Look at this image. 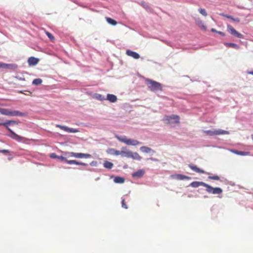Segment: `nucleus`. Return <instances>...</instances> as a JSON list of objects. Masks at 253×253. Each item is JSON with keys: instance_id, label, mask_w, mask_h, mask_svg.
Instances as JSON below:
<instances>
[{"instance_id": "42", "label": "nucleus", "mask_w": 253, "mask_h": 253, "mask_svg": "<svg viewBox=\"0 0 253 253\" xmlns=\"http://www.w3.org/2000/svg\"><path fill=\"white\" fill-rule=\"evenodd\" d=\"M147 160H150L151 161H155V162L158 161V159H155V158H150L149 159H147Z\"/></svg>"}, {"instance_id": "46", "label": "nucleus", "mask_w": 253, "mask_h": 253, "mask_svg": "<svg viewBox=\"0 0 253 253\" xmlns=\"http://www.w3.org/2000/svg\"><path fill=\"white\" fill-rule=\"evenodd\" d=\"M248 74L253 75V71L248 72Z\"/></svg>"}, {"instance_id": "41", "label": "nucleus", "mask_w": 253, "mask_h": 253, "mask_svg": "<svg viewBox=\"0 0 253 253\" xmlns=\"http://www.w3.org/2000/svg\"><path fill=\"white\" fill-rule=\"evenodd\" d=\"M15 78L19 80H20V81H25V78L23 77H19L18 76H15Z\"/></svg>"}, {"instance_id": "3", "label": "nucleus", "mask_w": 253, "mask_h": 253, "mask_svg": "<svg viewBox=\"0 0 253 253\" xmlns=\"http://www.w3.org/2000/svg\"><path fill=\"white\" fill-rule=\"evenodd\" d=\"M116 137L120 141L123 142L127 145L136 146L141 144L140 142L136 140L127 138L126 137L117 136Z\"/></svg>"}, {"instance_id": "47", "label": "nucleus", "mask_w": 253, "mask_h": 253, "mask_svg": "<svg viewBox=\"0 0 253 253\" xmlns=\"http://www.w3.org/2000/svg\"><path fill=\"white\" fill-rule=\"evenodd\" d=\"M92 164H93V162H92L91 163H90V165H92Z\"/></svg>"}, {"instance_id": "25", "label": "nucleus", "mask_w": 253, "mask_h": 253, "mask_svg": "<svg viewBox=\"0 0 253 253\" xmlns=\"http://www.w3.org/2000/svg\"><path fill=\"white\" fill-rule=\"evenodd\" d=\"M10 111V110L7 109L0 108V113L2 115L9 116Z\"/></svg>"}, {"instance_id": "17", "label": "nucleus", "mask_w": 253, "mask_h": 253, "mask_svg": "<svg viewBox=\"0 0 253 253\" xmlns=\"http://www.w3.org/2000/svg\"><path fill=\"white\" fill-rule=\"evenodd\" d=\"M106 99L109 100L110 102L114 103L117 101V96L114 94H108Z\"/></svg>"}, {"instance_id": "1", "label": "nucleus", "mask_w": 253, "mask_h": 253, "mask_svg": "<svg viewBox=\"0 0 253 253\" xmlns=\"http://www.w3.org/2000/svg\"><path fill=\"white\" fill-rule=\"evenodd\" d=\"M146 82L150 90L154 92L162 90V85L161 83L149 79L146 80Z\"/></svg>"}, {"instance_id": "12", "label": "nucleus", "mask_w": 253, "mask_h": 253, "mask_svg": "<svg viewBox=\"0 0 253 253\" xmlns=\"http://www.w3.org/2000/svg\"><path fill=\"white\" fill-rule=\"evenodd\" d=\"M39 62V59L34 57H30L28 59V63L29 66H35L37 65Z\"/></svg>"}, {"instance_id": "27", "label": "nucleus", "mask_w": 253, "mask_h": 253, "mask_svg": "<svg viewBox=\"0 0 253 253\" xmlns=\"http://www.w3.org/2000/svg\"><path fill=\"white\" fill-rule=\"evenodd\" d=\"M103 166L105 168L111 169L113 166V164L108 161H105L104 163Z\"/></svg>"}, {"instance_id": "8", "label": "nucleus", "mask_w": 253, "mask_h": 253, "mask_svg": "<svg viewBox=\"0 0 253 253\" xmlns=\"http://www.w3.org/2000/svg\"><path fill=\"white\" fill-rule=\"evenodd\" d=\"M0 67L2 68H8L13 70H15L18 68V66L16 64H6L4 63H0Z\"/></svg>"}, {"instance_id": "28", "label": "nucleus", "mask_w": 253, "mask_h": 253, "mask_svg": "<svg viewBox=\"0 0 253 253\" xmlns=\"http://www.w3.org/2000/svg\"><path fill=\"white\" fill-rule=\"evenodd\" d=\"M124 181V179L120 176L116 177L114 179V182L117 183H123Z\"/></svg>"}, {"instance_id": "13", "label": "nucleus", "mask_w": 253, "mask_h": 253, "mask_svg": "<svg viewBox=\"0 0 253 253\" xmlns=\"http://www.w3.org/2000/svg\"><path fill=\"white\" fill-rule=\"evenodd\" d=\"M188 167L193 171H194L196 172L199 173H205V171L204 170H202L199 168H198L197 166L193 165H189Z\"/></svg>"}, {"instance_id": "45", "label": "nucleus", "mask_w": 253, "mask_h": 253, "mask_svg": "<svg viewBox=\"0 0 253 253\" xmlns=\"http://www.w3.org/2000/svg\"><path fill=\"white\" fill-rule=\"evenodd\" d=\"M211 31L213 32H216V33H217V32L215 29H213V28L211 29Z\"/></svg>"}, {"instance_id": "23", "label": "nucleus", "mask_w": 253, "mask_h": 253, "mask_svg": "<svg viewBox=\"0 0 253 253\" xmlns=\"http://www.w3.org/2000/svg\"><path fill=\"white\" fill-rule=\"evenodd\" d=\"M222 192V190L219 187L213 188L211 193L213 194H220Z\"/></svg>"}, {"instance_id": "37", "label": "nucleus", "mask_w": 253, "mask_h": 253, "mask_svg": "<svg viewBox=\"0 0 253 253\" xmlns=\"http://www.w3.org/2000/svg\"><path fill=\"white\" fill-rule=\"evenodd\" d=\"M209 179L215 180H218L220 179V177L218 175H213V176H209L208 177Z\"/></svg>"}, {"instance_id": "7", "label": "nucleus", "mask_w": 253, "mask_h": 253, "mask_svg": "<svg viewBox=\"0 0 253 253\" xmlns=\"http://www.w3.org/2000/svg\"><path fill=\"white\" fill-rule=\"evenodd\" d=\"M7 129L11 133V135H9V136L11 138H12L17 141H19V142L22 141L25 139L24 137L19 136L18 134H17L16 133H15L9 127H7Z\"/></svg>"}, {"instance_id": "4", "label": "nucleus", "mask_w": 253, "mask_h": 253, "mask_svg": "<svg viewBox=\"0 0 253 253\" xmlns=\"http://www.w3.org/2000/svg\"><path fill=\"white\" fill-rule=\"evenodd\" d=\"M204 132L207 135L210 136L228 134L229 133V132L228 131L222 130L221 129H215L214 130H205L204 131Z\"/></svg>"}, {"instance_id": "26", "label": "nucleus", "mask_w": 253, "mask_h": 253, "mask_svg": "<svg viewBox=\"0 0 253 253\" xmlns=\"http://www.w3.org/2000/svg\"><path fill=\"white\" fill-rule=\"evenodd\" d=\"M106 20L109 24H110L112 25L115 26V25H117V22L116 21H115V20L112 19L111 18L106 17Z\"/></svg>"}, {"instance_id": "35", "label": "nucleus", "mask_w": 253, "mask_h": 253, "mask_svg": "<svg viewBox=\"0 0 253 253\" xmlns=\"http://www.w3.org/2000/svg\"><path fill=\"white\" fill-rule=\"evenodd\" d=\"M236 154L241 155V156H245L249 154V152H244V151H236L235 152Z\"/></svg>"}, {"instance_id": "40", "label": "nucleus", "mask_w": 253, "mask_h": 253, "mask_svg": "<svg viewBox=\"0 0 253 253\" xmlns=\"http://www.w3.org/2000/svg\"><path fill=\"white\" fill-rule=\"evenodd\" d=\"M0 153H2L4 154H6L7 153L9 152V151L8 150H5V149L0 150Z\"/></svg>"}, {"instance_id": "11", "label": "nucleus", "mask_w": 253, "mask_h": 253, "mask_svg": "<svg viewBox=\"0 0 253 253\" xmlns=\"http://www.w3.org/2000/svg\"><path fill=\"white\" fill-rule=\"evenodd\" d=\"M126 54L127 55L132 57V58L137 59L140 58V55L138 53L136 52L131 51L129 49H128L126 51Z\"/></svg>"}, {"instance_id": "36", "label": "nucleus", "mask_w": 253, "mask_h": 253, "mask_svg": "<svg viewBox=\"0 0 253 253\" xmlns=\"http://www.w3.org/2000/svg\"><path fill=\"white\" fill-rule=\"evenodd\" d=\"M199 11L201 14H202L204 16H206L207 15V12L206 10L204 8H200L199 9Z\"/></svg>"}, {"instance_id": "38", "label": "nucleus", "mask_w": 253, "mask_h": 253, "mask_svg": "<svg viewBox=\"0 0 253 253\" xmlns=\"http://www.w3.org/2000/svg\"><path fill=\"white\" fill-rule=\"evenodd\" d=\"M122 206L123 208H124V209H127V205H126V204L125 203V199H122Z\"/></svg>"}, {"instance_id": "22", "label": "nucleus", "mask_w": 253, "mask_h": 253, "mask_svg": "<svg viewBox=\"0 0 253 253\" xmlns=\"http://www.w3.org/2000/svg\"><path fill=\"white\" fill-rule=\"evenodd\" d=\"M175 177L178 180H184V179H190L191 178L189 176L182 175V174H176Z\"/></svg>"}, {"instance_id": "29", "label": "nucleus", "mask_w": 253, "mask_h": 253, "mask_svg": "<svg viewBox=\"0 0 253 253\" xmlns=\"http://www.w3.org/2000/svg\"><path fill=\"white\" fill-rule=\"evenodd\" d=\"M203 186L206 188V191L208 193H211L213 187L205 183H204Z\"/></svg>"}, {"instance_id": "20", "label": "nucleus", "mask_w": 253, "mask_h": 253, "mask_svg": "<svg viewBox=\"0 0 253 253\" xmlns=\"http://www.w3.org/2000/svg\"><path fill=\"white\" fill-rule=\"evenodd\" d=\"M107 152L109 154H112V155H116V156L120 155V151L116 150H115L114 149H113V148L109 149L108 150Z\"/></svg>"}, {"instance_id": "44", "label": "nucleus", "mask_w": 253, "mask_h": 253, "mask_svg": "<svg viewBox=\"0 0 253 253\" xmlns=\"http://www.w3.org/2000/svg\"><path fill=\"white\" fill-rule=\"evenodd\" d=\"M58 156H57L55 154L52 153L51 155V157L52 158H58Z\"/></svg>"}, {"instance_id": "10", "label": "nucleus", "mask_w": 253, "mask_h": 253, "mask_svg": "<svg viewBox=\"0 0 253 253\" xmlns=\"http://www.w3.org/2000/svg\"><path fill=\"white\" fill-rule=\"evenodd\" d=\"M56 126L57 127H59L60 128V129L65 131H67L68 132H73V133H75V132H77L79 131L78 130L76 129H74V128H69V127H68L66 126H61V125H56Z\"/></svg>"}, {"instance_id": "2", "label": "nucleus", "mask_w": 253, "mask_h": 253, "mask_svg": "<svg viewBox=\"0 0 253 253\" xmlns=\"http://www.w3.org/2000/svg\"><path fill=\"white\" fill-rule=\"evenodd\" d=\"M179 116L175 115L166 116L164 118V121H166V123L171 126L178 124L179 123Z\"/></svg>"}, {"instance_id": "14", "label": "nucleus", "mask_w": 253, "mask_h": 253, "mask_svg": "<svg viewBox=\"0 0 253 253\" xmlns=\"http://www.w3.org/2000/svg\"><path fill=\"white\" fill-rule=\"evenodd\" d=\"M26 115L25 113L21 112L18 111H10V116H24Z\"/></svg>"}, {"instance_id": "39", "label": "nucleus", "mask_w": 253, "mask_h": 253, "mask_svg": "<svg viewBox=\"0 0 253 253\" xmlns=\"http://www.w3.org/2000/svg\"><path fill=\"white\" fill-rule=\"evenodd\" d=\"M58 158H59V159H60L62 161H64L65 163H67V159L65 157L61 156H58Z\"/></svg>"}, {"instance_id": "33", "label": "nucleus", "mask_w": 253, "mask_h": 253, "mask_svg": "<svg viewBox=\"0 0 253 253\" xmlns=\"http://www.w3.org/2000/svg\"><path fill=\"white\" fill-rule=\"evenodd\" d=\"M144 174V171L142 170H139L135 173H134L133 175L137 176V177H141Z\"/></svg>"}, {"instance_id": "43", "label": "nucleus", "mask_w": 253, "mask_h": 253, "mask_svg": "<svg viewBox=\"0 0 253 253\" xmlns=\"http://www.w3.org/2000/svg\"><path fill=\"white\" fill-rule=\"evenodd\" d=\"M217 33L218 34H219V35L222 36H225V33H223V32H220V31H217Z\"/></svg>"}, {"instance_id": "34", "label": "nucleus", "mask_w": 253, "mask_h": 253, "mask_svg": "<svg viewBox=\"0 0 253 253\" xmlns=\"http://www.w3.org/2000/svg\"><path fill=\"white\" fill-rule=\"evenodd\" d=\"M45 34L51 41H53L55 40L54 36L49 32L45 31Z\"/></svg>"}, {"instance_id": "19", "label": "nucleus", "mask_w": 253, "mask_h": 253, "mask_svg": "<svg viewBox=\"0 0 253 253\" xmlns=\"http://www.w3.org/2000/svg\"><path fill=\"white\" fill-rule=\"evenodd\" d=\"M204 182L202 181H193L190 184V186L193 188H197L204 185Z\"/></svg>"}, {"instance_id": "6", "label": "nucleus", "mask_w": 253, "mask_h": 253, "mask_svg": "<svg viewBox=\"0 0 253 253\" xmlns=\"http://www.w3.org/2000/svg\"><path fill=\"white\" fill-rule=\"evenodd\" d=\"M227 30L228 32L234 36L241 38L243 39L244 36L241 34V33L237 32L235 29H234L231 26L228 25H227Z\"/></svg>"}, {"instance_id": "21", "label": "nucleus", "mask_w": 253, "mask_h": 253, "mask_svg": "<svg viewBox=\"0 0 253 253\" xmlns=\"http://www.w3.org/2000/svg\"><path fill=\"white\" fill-rule=\"evenodd\" d=\"M220 15L222 16H224V17H225L226 18L230 19L232 20L233 21H236V22H240V19L239 18H234L233 17L230 16V15H227V14H225L224 13H220Z\"/></svg>"}, {"instance_id": "32", "label": "nucleus", "mask_w": 253, "mask_h": 253, "mask_svg": "<svg viewBox=\"0 0 253 253\" xmlns=\"http://www.w3.org/2000/svg\"><path fill=\"white\" fill-rule=\"evenodd\" d=\"M95 98L96 99H97L98 100H100V101L105 100V98L104 97V96L100 94H95Z\"/></svg>"}, {"instance_id": "31", "label": "nucleus", "mask_w": 253, "mask_h": 253, "mask_svg": "<svg viewBox=\"0 0 253 253\" xmlns=\"http://www.w3.org/2000/svg\"><path fill=\"white\" fill-rule=\"evenodd\" d=\"M42 80L40 78L36 79L33 80V84L38 85L41 84L42 83Z\"/></svg>"}, {"instance_id": "5", "label": "nucleus", "mask_w": 253, "mask_h": 253, "mask_svg": "<svg viewBox=\"0 0 253 253\" xmlns=\"http://www.w3.org/2000/svg\"><path fill=\"white\" fill-rule=\"evenodd\" d=\"M66 155H68V157H72L76 158H89L91 157V155L89 154H84L82 153H75V152H68L66 153Z\"/></svg>"}, {"instance_id": "24", "label": "nucleus", "mask_w": 253, "mask_h": 253, "mask_svg": "<svg viewBox=\"0 0 253 253\" xmlns=\"http://www.w3.org/2000/svg\"><path fill=\"white\" fill-rule=\"evenodd\" d=\"M14 124H17V122L14 121H7L5 123H0V125H2L4 126H5L6 128L8 125H14Z\"/></svg>"}, {"instance_id": "9", "label": "nucleus", "mask_w": 253, "mask_h": 253, "mask_svg": "<svg viewBox=\"0 0 253 253\" xmlns=\"http://www.w3.org/2000/svg\"><path fill=\"white\" fill-rule=\"evenodd\" d=\"M131 152V151L127 150L126 147H124L122 148L121 150L120 151V155L122 157H126L129 158Z\"/></svg>"}, {"instance_id": "30", "label": "nucleus", "mask_w": 253, "mask_h": 253, "mask_svg": "<svg viewBox=\"0 0 253 253\" xmlns=\"http://www.w3.org/2000/svg\"><path fill=\"white\" fill-rule=\"evenodd\" d=\"M225 44L228 47L236 49H238L239 48V46L237 44L234 43H226Z\"/></svg>"}, {"instance_id": "15", "label": "nucleus", "mask_w": 253, "mask_h": 253, "mask_svg": "<svg viewBox=\"0 0 253 253\" xmlns=\"http://www.w3.org/2000/svg\"><path fill=\"white\" fill-rule=\"evenodd\" d=\"M140 150L141 152L145 153H149L150 152H152L153 153H155L156 152L154 151L151 148L146 147V146H142L140 148Z\"/></svg>"}, {"instance_id": "18", "label": "nucleus", "mask_w": 253, "mask_h": 253, "mask_svg": "<svg viewBox=\"0 0 253 253\" xmlns=\"http://www.w3.org/2000/svg\"><path fill=\"white\" fill-rule=\"evenodd\" d=\"M129 158H132L133 160L140 161L141 160L142 157L137 152H131Z\"/></svg>"}, {"instance_id": "16", "label": "nucleus", "mask_w": 253, "mask_h": 253, "mask_svg": "<svg viewBox=\"0 0 253 253\" xmlns=\"http://www.w3.org/2000/svg\"><path fill=\"white\" fill-rule=\"evenodd\" d=\"M67 164H70V165L75 164L77 165H82V166H87V164L86 163L80 162L77 161L76 160H67Z\"/></svg>"}]
</instances>
